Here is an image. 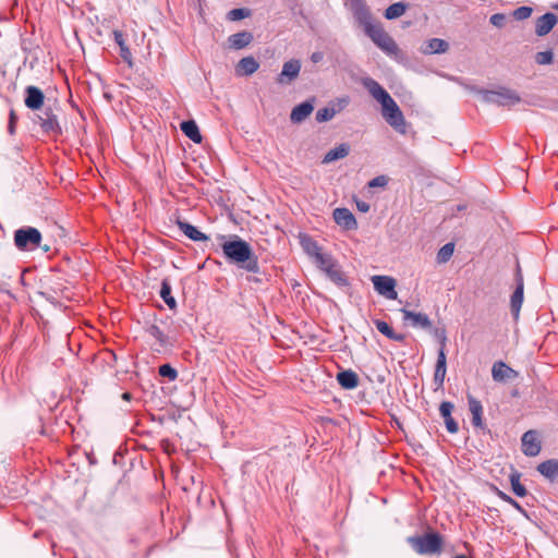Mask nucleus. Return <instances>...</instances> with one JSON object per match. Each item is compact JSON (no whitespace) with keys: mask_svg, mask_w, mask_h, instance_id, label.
Returning a JSON list of instances; mask_svg holds the SVG:
<instances>
[{"mask_svg":"<svg viewBox=\"0 0 558 558\" xmlns=\"http://www.w3.org/2000/svg\"><path fill=\"white\" fill-rule=\"evenodd\" d=\"M362 85L369 95L381 106V116L385 121L399 134L407 133V121L398 104L390 94L374 78L364 77Z\"/></svg>","mask_w":558,"mask_h":558,"instance_id":"nucleus-1","label":"nucleus"},{"mask_svg":"<svg viewBox=\"0 0 558 558\" xmlns=\"http://www.w3.org/2000/svg\"><path fill=\"white\" fill-rule=\"evenodd\" d=\"M223 240L221 248L225 257L231 264L250 272H258L259 265L257 256L253 253L251 245L238 235H231L227 239L226 235H220Z\"/></svg>","mask_w":558,"mask_h":558,"instance_id":"nucleus-2","label":"nucleus"},{"mask_svg":"<svg viewBox=\"0 0 558 558\" xmlns=\"http://www.w3.org/2000/svg\"><path fill=\"white\" fill-rule=\"evenodd\" d=\"M363 26L365 34L372 41L381 49L386 54L393 57L399 53V47L395 39L383 28L379 23H374L372 15L357 22Z\"/></svg>","mask_w":558,"mask_h":558,"instance_id":"nucleus-3","label":"nucleus"},{"mask_svg":"<svg viewBox=\"0 0 558 558\" xmlns=\"http://www.w3.org/2000/svg\"><path fill=\"white\" fill-rule=\"evenodd\" d=\"M41 240L40 231L34 227H22L14 232V244L20 251H34L40 247L44 252H48L50 246H41Z\"/></svg>","mask_w":558,"mask_h":558,"instance_id":"nucleus-4","label":"nucleus"},{"mask_svg":"<svg viewBox=\"0 0 558 558\" xmlns=\"http://www.w3.org/2000/svg\"><path fill=\"white\" fill-rule=\"evenodd\" d=\"M477 94L484 102L502 107L513 106L521 100L517 92L507 87H499L493 90L478 89Z\"/></svg>","mask_w":558,"mask_h":558,"instance_id":"nucleus-5","label":"nucleus"},{"mask_svg":"<svg viewBox=\"0 0 558 558\" xmlns=\"http://www.w3.org/2000/svg\"><path fill=\"white\" fill-rule=\"evenodd\" d=\"M411 547L420 555L436 554L441 549V537L437 533H427L422 536L408 538Z\"/></svg>","mask_w":558,"mask_h":558,"instance_id":"nucleus-6","label":"nucleus"},{"mask_svg":"<svg viewBox=\"0 0 558 558\" xmlns=\"http://www.w3.org/2000/svg\"><path fill=\"white\" fill-rule=\"evenodd\" d=\"M372 282L376 292L388 300H396L398 293L396 291V280L388 276H373Z\"/></svg>","mask_w":558,"mask_h":558,"instance_id":"nucleus-7","label":"nucleus"},{"mask_svg":"<svg viewBox=\"0 0 558 558\" xmlns=\"http://www.w3.org/2000/svg\"><path fill=\"white\" fill-rule=\"evenodd\" d=\"M522 452L527 457H535L541 452L542 446L537 433L527 430L521 438Z\"/></svg>","mask_w":558,"mask_h":558,"instance_id":"nucleus-8","label":"nucleus"},{"mask_svg":"<svg viewBox=\"0 0 558 558\" xmlns=\"http://www.w3.org/2000/svg\"><path fill=\"white\" fill-rule=\"evenodd\" d=\"M492 376L495 381L504 383L515 379L519 376V373L502 361H497L493 364Z\"/></svg>","mask_w":558,"mask_h":558,"instance_id":"nucleus-9","label":"nucleus"},{"mask_svg":"<svg viewBox=\"0 0 558 558\" xmlns=\"http://www.w3.org/2000/svg\"><path fill=\"white\" fill-rule=\"evenodd\" d=\"M37 122L44 132L49 134H58L61 132L57 116L51 109H46L43 114L37 116Z\"/></svg>","mask_w":558,"mask_h":558,"instance_id":"nucleus-10","label":"nucleus"},{"mask_svg":"<svg viewBox=\"0 0 558 558\" xmlns=\"http://www.w3.org/2000/svg\"><path fill=\"white\" fill-rule=\"evenodd\" d=\"M300 71L301 62L296 59H291L283 63L278 82L280 84H289L299 76Z\"/></svg>","mask_w":558,"mask_h":558,"instance_id":"nucleus-11","label":"nucleus"},{"mask_svg":"<svg viewBox=\"0 0 558 558\" xmlns=\"http://www.w3.org/2000/svg\"><path fill=\"white\" fill-rule=\"evenodd\" d=\"M332 216L335 222L345 230H353L357 227L354 215L348 208H336Z\"/></svg>","mask_w":558,"mask_h":558,"instance_id":"nucleus-12","label":"nucleus"},{"mask_svg":"<svg viewBox=\"0 0 558 558\" xmlns=\"http://www.w3.org/2000/svg\"><path fill=\"white\" fill-rule=\"evenodd\" d=\"M524 283L520 272L517 275V287L510 299V308L513 317L518 319L523 303Z\"/></svg>","mask_w":558,"mask_h":558,"instance_id":"nucleus-13","label":"nucleus"},{"mask_svg":"<svg viewBox=\"0 0 558 558\" xmlns=\"http://www.w3.org/2000/svg\"><path fill=\"white\" fill-rule=\"evenodd\" d=\"M558 23L555 13L547 12L539 16L535 22V34L539 37L547 35Z\"/></svg>","mask_w":558,"mask_h":558,"instance_id":"nucleus-14","label":"nucleus"},{"mask_svg":"<svg viewBox=\"0 0 558 558\" xmlns=\"http://www.w3.org/2000/svg\"><path fill=\"white\" fill-rule=\"evenodd\" d=\"M401 313L403 314V319L405 322L410 320L411 325L414 328H421L427 331V329H432V322L429 317L424 313H415L409 311L407 308H402Z\"/></svg>","mask_w":558,"mask_h":558,"instance_id":"nucleus-15","label":"nucleus"},{"mask_svg":"<svg viewBox=\"0 0 558 558\" xmlns=\"http://www.w3.org/2000/svg\"><path fill=\"white\" fill-rule=\"evenodd\" d=\"M145 332L157 341L160 347V349H156L158 352L173 347V341L170 339V337L165 335L156 324L147 325L145 327Z\"/></svg>","mask_w":558,"mask_h":558,"instance_id":"nucleus-16","label":"nucleus"},{"mask_svg":"<svg viewBox=\"0 0 558 558\" xmlns=\"http://www.w3.org/2000/svg\"><path fill=\"white\" fill-rule=\"evenodd\" d=\"M25 106L28 109L37 110L44 105V93L36 86H27L25 89Z\"/></svg>","mask_w":558,"mask_h":558,"instance_id":"nucleus-17","label":"nucleus"},{"mask_svg":"<svg viewBox=\"0 0 558 558\" xmlns=\"http://www.w3.org/2000/svg\"><path fill=\"white\" fill-rule=\"evenodd\" d=\"M314 100H306L299 105H296L290 114V120L292 123H301L303 122L314 110Z\"/></svg>","mask_w":558,"mask_h":558,"instance_id":"nucleus-18","label":"nucleus"},{"mask_svg":"<svg viewBox=\"0 0 558 558\" xmlns=\"http://www.w3.org/2000/svg\"><path fill=\"white\" fill-rule=\"evenodd\" d=\"M175 223L180 231H182L185 236H187L190 240L194 242H204L209 240V238L205 233H203L196 227L186 221L178 219Z\"/></svg>","mask_w":558,"mask_h":558,"instance_id":"nucleus-19","label":"nucleus"},{"mask_svg":"<svg viewBox=\"0 0 558 558\" xmlns=\"http://www.w3.org/2000/svg\"><path fill=\"white\" fill-rule=\"evenodd\" d=\"M453 408V404L449 401L441 402L439 407L440 415L444 417L446 428L450 434H456L459 430L458 423L451 416Z\"/></svg>","mask_w":558,"mask_h":558,"instance_id":"nucleus-20","label":"nucleus"},{"mask_svg":"<svg viewBox=\"0 0 558 558\" xmlns=\"http://www.w3.org/2000/svg\"><path fill=\"white\" fill-rule=\"evenodd\" d=\"M469 410L472 414V424L475 427H484L483 423V405L481 401L475 399L473 396H468Z\"/></svg>","mask_w":558,"mask_h":558,"instance_id":"nucleus-21","label":"nucleus"},{"mask_svg":"<svg viewBox=\"0 0 558 558\" xmlns=\"http://www.w3.org/2000/svg\"><path fill=\"white\" fill-rule=\"evenodd\" d=\"M259 68V63L253 57L242 58L235 68L236 74L248 76L255 73Z\"/></svg>","mask_w":558,"mask_h":558,"instance_id":"nucleus-22","label":"nucleus"},{"mask_svg":"<svg viewBox=\"0 0 558 558\" xmlns=\"http://www.w3.org/2000/svg\"><path fill=\"white\" fill-rule=\"evenodd\" d=\"M446 373H447L446 354L442 349H439L436 367H435V374H434V380L439 387L444 385Z\"/></svg>","mask_w":558,"mask_h":558,"instance_id":"nucleus-23","label":"nucleus"},{"mask_svg":"<svg viewBox=\"0 0 558 558\" xmlns=\"http://www.w3.org/2000/svg\"><path fill=\"white\" fill-rule=\"evenodd\" d=\"M449 49V44L440 38H432L426 41L425 47L422 49V52L425 54L432 53H445Z\"/></svg>","mask_w":558,"mask_h":558,"instance_id":"nucleus-24","label":"nucleus"},{"mask_svg":"<svg viewBox=\"0 0 558 558\" xmlns=\"http://www.w3.org/2000/svg\"><path fill=\"white\" fill-rule=\"evenodd\" d=\"M350 153V146L347 143H342L337 147L330 149L323 158V163H330L336 160L347 157Z\"/></svg>","mask_w":558,"mask_h":558,"instance_id":"nucleus-25","label":"nucleus"},{"mask_svg":"<svg viewBox=\"0 0 558 558\" xmlns=\"http://www.w3.org/2000/svg\"><path fill=\"white\" fill-rule=\"evenodd\" d=\"M300 244L304 252L312 258H316L319 254L323 253L318 243L307 234H301Z\"/></svg>","mask_w":558,"mask_h":558,"instance_id":"nucleus-26","label":"nucleus"},{"mask_svg":"<svg viewBox=\"0 0 558 558\" xmlns=\"http://www.w3.org/2000/svg\"><path fill=\"white\" fill-rule=\"evenodd\" d=\"M337 380L339 385L344 389H354L359 385V377L351 369L338 373Z\"/></svg>","mask_w":558,"mask_h":558,"instance_id":"nucleus-27","label":"nucleus"},{"mask_svg":"<svg viewBox=\"0 0 558 558\" xmlns=\"http://www.w3.org/2000/svg\"><path fill=\"white\" fill-rule=\"evenodd\" d=\"M181 130L186 137L196 144H199L203 140L199 129L194 120L183 121L181 123Z\"/></svg>","mask_w":558,"mask_h":558,"instance_id":"nucleus-28","label":"nucleus"},{"mask_svg":"<svg viewBox=\"0 0 558 558\" xmlns=\"http://www.w3.org/2000/svg\"><path fill=\"white\" fill-rule=\"evenodd\" d=\"M253 35L250 32H239L229 37L230 47L233 49H242L251 44Z\"/></svg>","mask_w":558,"mask_h":558,"instance_id":"nucleus-29","label":"nucleus"},{"mask_svg":"<svg viewBox=\"0 0 558 558\" xmlns=\"http://www.w3.org/2000/svg\"><path fill=\"white\" fill-rule=\"evenodd\" d=\"M159 295L170 310L177 308V301L172 296V288L168 278L162 279Z\"/></svg>","mask_w":558,"mask_h":558,"instance_id":"nucleus-30","label":"nucleus"},{"mask_svg":"<svg viewBox=\"0 0 558 558\" xmlns=\"http://www.w3.org/2000/svg\"><path fill=\"white\" fill-rule=\"evenodd\" d=\"M537 471L546 478H556L558 476V460H547L539 463Z\"/></svg>","mask_w":558,"mask_h":558,"instance_id":"nucleus-31","label":"nucleus"},{"mask_svg":"<svg viewBox=\"0 0 558 558\" xmlns=\"http://www.w3.org/2000/svg\"><path fill=\"white\" fill-rule=\"evenodd\" d=\"M347 4L349 5L357 22L363 19L365 20L366 16L371 15L368 9L362 0H347Z\"/></svg>","mask_w":558,"mask_h":558,"instance_id":"nucleus-32","label":"nucleus"},{"mask_svg":"<svg viewBox=\"0 0 558 558\" xmlns=\"http://www.w3.org/2000/svg\"><path fill=\"white\" fill-rule=\"evenodd\" d=\"M375 326L377 330L385 335L388 339L395 340V341H402L404 339L403 335L396 333L393 329L384 320H375Z\"/></svg>","mask_w":558,"mask_h":558,"instance_id":"nucleus-33","label":"nucleus"},{"mask_svg":"<svg viewBox=\"0 0 558 558\" xmlns=\"http://www.w3.org/2000/svg\"><path fill=\"white\" fill-rule=\"evenodd\" d=\"M326 275L338 287L348 286V280L337 264L332 266L330 269H327Z\"/></svg>","mask_w":558,"mask_h":558,"instance_id":"nucleus-34","label":"nucleus"},{"mask_svg":"<svg viewBox=\"0 0 558 558\" xmlns=\"http://www.w3.org/2000/svg\"><path fill=\"white\" fill-rule=\"evenodd\" d=\"M407 11V4L403 2H396L390 4L385 11L387 20H395L403 15Z\"/></svg>","mask_w":558,"mask_h":558,"instance_id":"nucleus-35","label":"nucleus"},{"mask_svg":"<svg viewBox=\"0 0 558 558\" xmlns=\"http://www.w3.org/2000/svg\"><path fill=\"white\" fill-rule=\"evenodd\" d=\"M520 477H521V475L519 472H517V471L512 472L509 476L510 484H511L512 492L518 497H524L527 492H526L525 487L521 484Z\"/></svg>","mask_w":558,"mask_h":558,"instance_id":"nucleus-36","label":"nucleus"},{"mask_svg":"<svg viewBox=\"0 0 558 558\" xmlns=\"http://www.w3.org/2000/svg\"><path fill=\"white\" fill-rule=\"evenodd\" d=\"M336 114L335 105H330L329 107L318 109L315 119L318 123H323L330 121Z\"/></svg>","mask_w":558,"mask_h":558,"instance_id":"nucleus-37","label":"nucleus"},{"mask_svg":"<svg viewBox=\"0 0 558 558\" xmlns=\"http://www.w3.org/2000/svg\"><path fill=\"white\" fill-rule=\"evenodd\" d=\"M315 259L316 265L323 270L327 271V269H330L332 266L336 265L335 260L329 254H319Z\"/></svg>","mask_w":558,"mask_h":558,"instance_id":"nucleus-38","label":"nucleus"},{"mask_svg":"<svg viewBox=\"0 0 558 558\" xmlns=\"http://www.w3.org/2000/svg\"><path fill=\"white\" fill-rule=\"evenodd\" d=\"M454 251V244L453 243H447L445 244L437 253V260L438 263H446L448 262Z\"/></svg>","mask_w":558,"mask_h":558,"instance_id":"nucleus-39","label":"nucleus"},{"mask_svg":"<svg viewBox=\"0 0 558 558\" xmlns=\"http://www.w3.org/2000/svg\"><path fill=\"white\" fill-rule=\"evenodd\" d=\"M427 331L435 338L439 341L440 343V349H442L445 351V347H446V342H447V335H446V329L445 328H439V327H433L432 326V329H427Z\"/></svg>","mask_w":558,"mask_h":558,"instance_id":"nucleus-40","label":"nucleus"},{"mask_svg":"<svg viewBox=\"0 0 558 558\" xmlns=\"http://www.w3.org/2000/svg\"><path fill=\"white\" fill-rule=\"evenodd\" d=\"M158 373L161 377L168 378L173 381L178 377V372L170 364H162L159 366Z\"/></svg>","mask_w":558,"mask_h":558,"instance_id":"nucleus-41","label":"nucleus"},{"mask_svg":"<svg viewBox=\"0 0 558 558\" xmlns=\"http://www.w3.org/2000/svg\"><path fill=\"white\" fill-rule=\"evenodd\" d=\"M535 61L541 65L550 64L554 61V53L551 50L539 51L535 56Z\"/></svg>","mask_w":558,"mask_h":558,"instance_id":"nucleus-42","label":"nucleus"},{"mask_svg":"<svg viewBox=\"0 0 558 558\" xmlns=\"http://www.w3.org/2000/svg\"><path fill=\"white\" fill-rule=\"evenodd\" d=\"M532 12H533V9L531 7L523 5V7L517 8L513 11L512 15L517 21H523V20L529 19L531 16Z\"/></svg>","mask_w":558,"mask_h":558,"instance_id":"nucleus-43","label":"nucleus"},{"mask_svg":"<svg viewBox=\"0 0 558 558\" xmlns=\"http://www.w3.org/2000/svg\"><path fill=\"white\" fill-rule=\"evenodd\" d=\"M248 15H250V11L247 9H244V8L232 9L228 13V17L231 21H239V20H242L244 17H247Z\"/></svg>","mask_w":558,"mask_h":558,"instance_id":"nucleus-44","label":"nucleus"},{"mask_svg":"<svg viewBox=\"0 0 558 558\" xmlns=\"http://www.w3.org/2000/svg\"><path fill=\"white\" fill-rule=\"evenodd\" d=\"M350 102L349 96H343L340 98H337L336 101L331 102L330 105H335V110L337 113L342 111Z\"/></svg>","mask_w":558,"mask_h":558,"instance_id":"nucleus-45","label":"nucleus"},{"mask_svg":"<svg viewBox=\"0 0 558 558\" xmlns=\"http://www.w3.org/2000/svg\"><path fill=\"white\" fill-rule=\"evenodd\" d=\"M120 57L124 62L128 63L130 68L133 66V57L130 48L128 46L120 48Z\"/></svg>","mask_w":558,"mask_h":558,"instance_id":"nucleus-46","label":"nucleus"},{"mask_svg":"<svg viewBox=\"0 0 558 558\" xmlns=\"http://www.w3.org/2000/svg\"><path fill=\"white\" fill-rule=\"evenodd\" d=\"M388 183V179L385 175H377L368 182L369 187H384Z\"/></svg>","mask_w":558,"mask_h":558,"instance_id":"nucleus-47","label":"nucleus"},{"mask_svg":"<svg viewBox=\"0 0 558 558\" xmlns=\"http://www.w3.org/2000/svg\"><path fill=\"white\" fill-rule=\"evenodd\" d=\"M506 16L502 13H495L489 17V22L496 26L501 28L505 25Z\"/></svg>","mask_w":558,"mask_h":558,"instance_id":"nucleus-48","label":"nucleus"},{"mask_svg":"<svg viewBox=\"0 0 558 558\" xmlns=\"http://www.w3.org/2000/svg\"><path fill=\"white\" fill-rule=\"evenodd\" d=\"M500 496L501 498L509 502L512 507H514L518 511H520L521 513H523L524 515H526V512L525 510L520 506V504L518 501H515L513 498H511L510 496L504 494V493H500Z\"/></svg>","mask_w":558,"mask_h":558,"instance_id":"nucleus-49","label":"nucleus"},{"mask_svg":"<svg viewBox=\"0 0 558 558\" xmlns=\"http://www.w3.org/2000/svg\"><path fill=\"white\" fill-rule=\"evenodd\" d=\"M112 35H113V39H114L116 44L119 46V48L128 46L125 43V39H124V35L121 31L114 29L112 32Z\"/></svg>","mask_w":558,"mask_h":558,"instance_id":"nucleus-50","label":"nucleus"},{"mask_svg":"<svg viewBox=\"0 0 558 558\" xmlns=\"http://www.w3.org/2000/svg\"><path fill=\"white\" fill-rule=\"evenodd\" d=\"M324 59V53L320 51H315L311 54V61L313 63H318Z\"/></svg>","mask_w":558,"mask_h":558,"instance_id":"nucleus-51","label":"nucleus"},{"mask_svg":"<svg viewBox=\"0 0 558 558\" xmlns=\"http://www.w3.org/2000/svg\"><path fill=\"white\" fill-rule=\"evenodd\" d=\"M356 207L362 213H367L369 210V205L365 202H357Z\"/></svg>","mask_w":558,"mask_h":558,"instance_id":"nucleus-52","label":"nucleus"},{"mask_svg":"<svg viewBox=\"0 0 558 558\" xmlns=\"http://www.w3.org/2000/svg\"><path fill=\"white\" fill-rule=\"evenodd\" d=\"M14 119H15L14 112L11 111V113H10V122H9V132L11 134L14 132Z\"/></svg>","mask_w":558,"mask_h":558,"instance_id":"nucleus-53","label":"nucleus"},{"mask_svg":"<svg viewBox=\"0 0 558 558\" xmlns=\"http://www.w3.org/2000/svg\"><path fill=\"white\" fill-rule=\"evenodd\" d=\"M122 398H123L124 400H130V399H131V393H130V392H124V393L122 395Z\"/></svg>","mask_w":558,"mask_h":558,"instance_id":"nucleus-54","label":"nucleus"},{"mask_svg":"<svg viewBox=\"0 0 558 558\" xmlns=\"http://www.w3.org/2000/svg\"><path fill=\"white\" fill-rule=\"evenodd\" d=\"M454 558H466V557L463 555H459V556H456Z\"/></svg>","mask_w":558,"mask_h":558,"instance_id":"nucleus-55","label":"nucleus"},{"mask_svg":"<svg viewBox=\"0 0 558 558\" xmlns=\"http://www.w3.org/2000/svg\"><path fill=\"white\" fill-rule=\"evenodd\" d=\"M554 9L558 10V3L554 4Z\"/></svg>","mask_w":558,"mask_h":558,"instance_id":"nucleus-56","label":"nucleus"},{"mask_svg":"<svg viewBox=\"0 0 558 558\" xmlns=\"http://www.w3.org/2000/svg\"><path fill=\"white\" fill-rule=\"evenodd\" d=\"M137 2H146V0H136Z\"/></svg>","mask_w":558,"mask_h":558,"instance_id":"nucleus-57","label":"nucleus"}]
</instances>
